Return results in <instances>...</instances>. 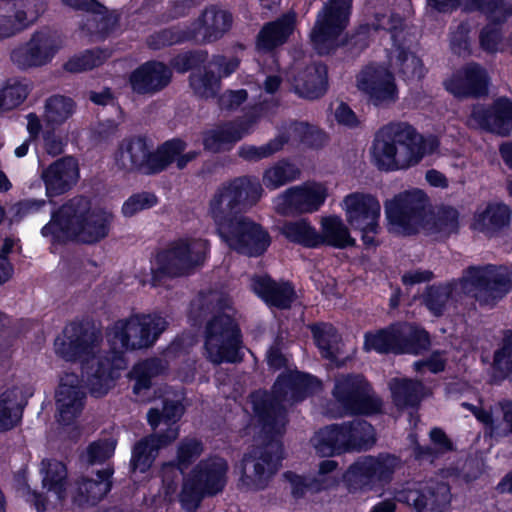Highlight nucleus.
Here are the masks:
<instances>
[{"mask_svg": "<svg viewBox=\"0 0 512 512\" xmlns=\"http://www.w3.org/2000/svg\"><path fill=\"white\" fill-rule=\"evenodd\" d=\"M295 92L302 98L319 99L328 89V68L322 62L307 65L295 77Z\"/></svg>", "mask_w": 512, "mask_h": 512, "instance_id": "nucleus-30", "label": "nucleus"}, {"mask_svg": "<svg viewBox=\"0 0 512 512\" xmlns=\"http://www.w3.org/2000/svg\"><path fill=\"white\" fill-rule=\"evenodd\" d=\"M428 203L429 198L423 190L404 191L385 202L386 218L404 235H414L425 221Z\"/></svg>", "mask_w": 512, "mask_h": 512, "instance_id": "nucleus-11", "label": "nucleus"}, {"mask_svg": "<svg viewBox=\"0 0 512 512\" xmlns=\"http://www.w3.org/2000/svg\"><path fill=\"white\" fill-rule=\"evenodd\" d=\"M399 458L389 453L378 456H361L343 474V481L350 491L363 490L376 483L391 481Z\"/></svg>", "mask_w": 512, "mask_h": 512, "instance_id": "nucleus-14", "label": "nucleus"}, {"mask_svg": "<svg viewBox=\"0 0 512 512\" xmlns=\"http://www.w3.org/2000/svg\"><path fill=\"white\" fill-rule=\"evenodd\" d=\"M295 28V16L285 14L275 21L268 22L259 31L256 38V48L260 52H271L283 45Z\"/></svg>", "mask_w": 512, "mask_h": 512, "instance_id": "nucleus-32", "label": "nucleus"}, {"mask_svg": "<svg viewBox=\"0 0 512 512\" xmlns=\"http://www.w3.org/2000/svg\"><path fill=\"white\" fill-rule=\"evenodd\" d=\"M353 0H330L318 15L311 31L310 39L315 51L321 55L333 54L338 47H346L350 54L359 55L370 44L368 26H360L352 34L339 36L346 29L351 14Z\"/></svg>", "mask_w": 512, "mask_h": 512, "instance_id": "nucleus-5", "label": "nucleus"}, {"mask_svg": "<svg viewBox=\"0 0 512 512\" xmlns=\"http://www.w3.org/2000/svg\"><path fill=\"white\" fill-rule=\"evenodd\" d=\"M37 16L28 18L27 2H7L0 8V39L9 38L29 27Z\"/></svg>", "mask_w": 512, "mask_h": 512, "instance_id": "nucleus-34", "label": "nucleus"}, {"mask_svg": "<svg viewBox=\"0 0 512 512\" xmlns=\"http://www.w3.org/2000/svg\"><path fill=\"white\" fill-rule=\"evenodd\" d=\"M23 406L17 401L14 391L0 394V433L8 432L21 424Z\"/></svg>", "mask_w": 512, "mask_h": 512, "instance_id": "nucleus-51", "label": "nucleus"}, {"mask_svg": "<svg viewBox=\"0 0 512 512\" xmlns=\"http://www.w3.org/2000/svg\"><path fill=\"white\" fill-rule=\"evenodd\" d=\"M372 153L379 169L393 171L407 168L405 163L399 165L397 161V145L389 138L382 135V129L377 133L372 146Z\"/></svg>", "mask_w": 512, "mask_h": 512, "instance_id": "nucleus-49", "label": "nucleus"}, {"mask_svg": "<svg viewBox=\"0 0 512 512\" xmlns=\"http://www.w3.org/2000/svg\"><path fill=\"white\" fill-rule=\"evenodd\" d=\"M314 447L321 457L347 453L341 424H331L320 429L314 436Z\"/></svg>", "mask_w": 512, "mask_h": 512, "instance_id": "nucleus-40", "label": "nucleus"}, {"mask_svg": "<svg viewBox=\"0 0 512 512\" xmlns=\"http://www.w3.org/2000/svg\"><path fill=\"white\" fill-rule=\"evenodd\" d=\"M171 79L172 71L165 63L149 60L131 72L129 84L136 94L153 95L166 88Z\"/></svg>", "mask_w": 512, "mask_h": 512, "instance_id": "nucleus-27", "label": "nucleus"}, {"mask_svg": "<svg viewBox=\"0 0 512 512\" xmlns=\"http://www.w3.org/2000/svg\"><path fill=\"white\" fill-rule=\"evenodd\" d=\"M396 500L415 512H444L451 502L450 486L441 481L407 482L397 491Z\"/></svg>", "mask_w": 512, "mask_h": 512, "instance_id": "nucleus-15", "label": "nucleus"}, {"mask_svg": "<svg viewBox=\"0 0 512 512\" xmlns=\"http://www.w3.org/2000/svg\"><path fill=\"white\" fill-rule=\"evenodd\" d=\"M86 399L82 381L75 373H67L61 377L55 393L58 422L68 426L81 415Z\"/></svg>", "mask_w": 512, "mask_h": 512, "instance_id": "nucleus-21", "label": "nucleus"}, {"mask_svg": "<svg viewBox=\"0 0 512 512\" xmlns=\"http://www.w3.org/2000/svg\"><path fill=\"white\" fill-rule=\"evenodd\" d=\"M262 192L256 178L236 177L219 187L209 204L222 242L231 250L249 257L263 255L271 245L269 232L242 214L244 207L253 206L260 200Z\"/></svg>", "mask_w": 512, "mask_h": 512, "instance_id": "nucleus-2", "label": "nucleus"}, {"mask_svg": "<svg viewBox=\"0 0 512 512\" xmlns=\"http://www.w3.org/2000/svg\"><path fill=\"white\" fill-rule=\"evenodd\" d=\"M105 60L106 55L103 50L99 48L87 49L80 54L70 57L63 64V68L70 73H81L101 66Z\"/></svg>", "mask_w": 512, "mask_h": 512, "instance_id": "nucleus-58", "label": "nucleus"}, {"mask_svg": "<svg viewBox=\"0 0 512 512\" xmlns=\"http://www.w3.org/2000/svg\"><path fill=\"white\" fill-rule=\"evenodd\" d=\"M471 4L494 24H504L512 16V4L506 0H471Z\"/></svg>", "mask_w": 512, "mask_h": 512, "instance_id": "nucleus-60", "label": "nucleus"}, {"mask_svg": "<svg viewBox=\"0 0 512 512\" xmlns=\"http://www.w3.org/2000/svg\"><path fill=\"white\" fill-rule=\"evenodd\" d=\"M490 77L477 62H468L444 81L446 91L458 99L481 98L489 92Z\"/></svg>", "mask_w": 512, "mask_h": 512, "instance_id": "nucleus-19", "label": "nucleus"}, {"mask_svg": "<svg viewBox=\"0 0 512 512\" xmlns=\"http://www.w3.org/2000/svg\"><path fill=\"white\" fill-rule=\"evenodd\" d=\"M138 325L140 316L114 322L106 332L109 350L88 360L102 342V332L90 317L75 319L64 328L63 337H56L55 353L67 362L86 359L82 370L89 392L101 398L114 386L120 371L127 368L125 351L135 350L132 345L138 341Z\"/></svg>", "mask_w": 512, "mask_h": 512, "instance_id": "nucleus-1", "label": "nucleus"}, {"mask_svg": "<svg viewBox=\"0 0 512 512\" xmlns=\"http://www.w3.org/2000/svg\"><path fill=\"white\" fill-rule=\"evenodd\" d=\"M332 395L348 415L371 416L382 411V400L361 373H347L337 377Z\"/></svg>", "mask_w": 512, "mask_h": 512, "instance_id": "nucleus-9", "label": "nucleus"}, {"mask_svg": "<svg viewBox=\"0 0 512 512\" xmlns=\"http://www.w3.org/2000/svg\"><path fill=\"white\" fill-rule=\"evenodd\" d=\"M161 149L164 148V154H162V161L157 168V174L166 171L173 163L179 170H183L189 164L188 160L184 155V151L187 148V142L179 137L168 139L160 144Z\"/></svg>", "mask_w": 512, "mask_h": 512, "instance_id": "nucleus-56", "label": "nucleus"}, {"mask_svg": "<svg viewBox=\"0 0 512 512\" xmlns=\"http://www.w3.org/2000/svg\"><path fill=\"white\" fill-rule=\"evenodd\" d=\"M396 50L397 55L395 65L397 67L399 77L404 81L423 79L427 71L422 59L403 45H398Z\"/></svg>", "mask_w": 512, "mask_h": 512, "instance_id": "nucleus-46", "label": "nucleus"}, {"mask_svg": "<svg viewBox=\"0 0 512 512\" xmlns=\"http://www.w3.org/2000/svg\"><path fill=\"white\" fill-rule=\"evenodd\" d=\"M161 148L159 144L155 150H151V143L145 135H130L120 141L115 154L116 163L127 172L157 175L164 154V148Z\"/></svg>", "mask_w": 512, "mask_h": 512, "instance_id": "nucleus-12", "label": "nucleus"}, {"mask_svg": "<svg viewBox=\"0 0 512 512\" xmlns=\"http://www.w3.org/2000/svg\"><path fill=\"white\" fill-rule=\"evenodd\" d=\"M322 233L318 232V248L327 245L337 249L354 247L356 240L339 216H328L321 222Z\"/></svg>", "mask_w": 512, "mask_h": 512, "instance_id": "nucleus-36", "label": "nucleus"}, {"mask_svg": "<svg viewBox=\"0 0 512 512\" xmlns=\"http://www.w3.org/2000/svg\"><path fill=\"white\" fill-rule=\"evenodd\" d=\"M363 348L365 351H375L379 354L393 353L398 355V326L397 322L389 324L387 327L368 331L364 334Z\"/></svg>", "mask_w": 512, "mask_h": 512, "instance_id": "nucleus-41", "label": "nucleus"}, {"mask_svg": "<svg viewBox=\"0 0 512 512\" xmlns=\"http://www.w3.org/2000/svg\"><path fill=\"white\" fill-rule=\"evenodd\" d=\"M310 331L316 347L323 358L335 360L337 357L338 336L332 325L325 323H314L310 325Z\"/></svg>", "mask_w": 512, "mask_h": 512, "instance_id": "nucleus-54", "label": "nucleus"}, {"mask_svg": "<svg viewBox=\"0 0 512 512\" xmlns=\"http://www.w3.org/2000/svg\"><path fill=\"white\" fill-rule=\"evenodd\" d=\"M262 117V108L251 107L242 117L218 123L214 128L202 133V145L205 151L221 153L229 151L237 142L253 132Z\"/></svg>", "mask_w": 512, "mask_h": 512, "instance_id": "nucleus-13", "label": "nucleus"}, {"mask_svg": "<svg viewBox=\"0 0 512 512\" xmlns=\"http://www.w3.org/2000/svg\"><path fill=\"white\" fill-rule=\"evenodd\" d=\"M493 369L503 378L512 373V329L504 331L501 343L494 351Z\"/></svg>", "mask_w": 512, "mask_h": 512, "instance_id": "nucleus-62", "label": "nucleus"}, {"mask_svg": "<svg viewBox=\"0 0 512 512\" xmlns=\"http://www.w3.org/2000/svg\"><path fill=\"white\" fill-rule=\"evenodd\" d=\"M326 191L320 187L294 186L283 194L284 209L288 213H312L324 204Z\"/></svg>", "mask_w": 512, "mask_h": 512, "instance_id": "nucleus-31", "label": "nucleus"}, {"mask_svg": "<svg viewBox=\"0 0 512 512\" xmlns=\"http://www.w3.org/2000/svg\"><path fill=\"white\" fill-rule=\"evenodd\" d=\"M42 487L53 493L58 500H64L68 486V469L65 463L57 459L41 461Z\"/></svg>", "mask_w": 512, "mask_h": 512, "instance_id": "nucleus-37", "label": "nucleus"}, {"mask_svg": "<svg viewBox=\"0 0 512 512\" xmlns=\"http://www.w3.org/2000/svg\"><path fill=\"white\" fill-rule=\"evenodd\" d=\"M75 102L72 98L63 95H52L45 103L47 120L55 124L66 121L74 112Z\"/></svg>", "mask_w": 512, "mask_h": 512, "instance_id": "nucleus-61", "label": "nucleus"}, {"mask_svg": "<svg viewBox=\"0 0 512 512\" xmlns=\"http://www.w3.org/2000/svg\"><path fill=\"white\" fill-rule=\"evenodd\" d=\"M79 177L78 162L72 156L55 160L41 174L49 198L68 193L77 184Z\"/></svg>", "mask_w": 512, "mask_h": 512, "instance_id": "nucleus-26", "label": "nucleus"}, {"mask_svg": "<svg viewBox=\"0 0 512 512\" xmlns=\"http://www.w3.org/2000/svg\"><path fill=\"white\" fill-rule=\"evenodd\" d=\"M392 401L398 408L418 407L422 398L424 385L419 380L410 378H393L389 382Z\"/></svg>", "mask_w": 512, "mask_h": 512, "instance_id": "nucleus-38", "label": "nucleus"}, {"mask_svg": "<svg viewBox=\"0 0 512 512\" xmlns=\"http://www.w3.org/2000/svg\"><path fill=\"white\" fill-rule=\"evenodd\" d=\"M30 93L29 85L16 78L7 79L0 88V112L19 107Z\"/></svg>", "mask_w": 512, "mask_h": 512, "instance_id": "nucleus-52", "label": "nucleus"}, {"mask_svg": "<svg viewBox=\"0 0 512 512\" xmlns=\"http://www.w3.org/2000/svg\"><path fill=\"white\" fill-rule=\"evenodd\" d=\"M168 323L159 314H148L140 316L138 325V341L132 345V349H143L151 347L159 336L166 330Z\"/></svg>", "mask_w": 512, "mask_h": 512, "instance_id": "nucleus-47", "label": "nucleus"}, {"mask_svg": "<svg viewBox=\"0 0 512 512\" xmlns=\"http://www.w3.org/2000/svg\"><path fill=\"white\" fill-rule=\"evenodd\" d=\"M299 176V168L283 158L264 170L262 183L267 189L275 190L296 180Z\"/></svg>", "mask_w": 512, "mask_h": 512, "instance_id": "nucleus-45", "label": "nucleus"}, {"mask_svg": "<svg viewBox=\"0 0 512 512\" xmlns=\"http://www.w3.org/2000/svg\"><path fill=\"white\" fill-rule=\"evenodd\" d=\"M398 355H420L429 350L431 337L422 326L407 321H397Z\"/></svg>", "mask_w": 512, "mask_h": 512, "instance_id": "nucleus-33", "label": "nucleus"}, {"mask_svg": "<svg viewBox=\"0 0 512 512\" xmlns=\"http://www.w3.org/2000/svg\"><path fill=\"white\" fill-rule=\"evenodd\" d=\"M100 7H91L87 12L91 14L88 23L91 26V32L100 38L108 37L117 27L120 16L114 11L99 2Z\"/></svg>", "mask_w": 512, "mask_h": 512, "instance_id": "nucleus-55", "label": "nucleus"}, {"mask_svg": "<svg viewBox=\"0 0 512 512\" xmlns=\"http://www.w3.org/2000/svg\"><path fill=\"white\" fill-rule=\"evenodd\" d=\"M346 221L354 231L361 233L365 249L377 248L380 242L375 238L381 231V205L369 193L353 192L343 199Z\"/></svg>", "mask_w": 512, "mask_h": 512, "instance_id": "nucleus-10", "label": "nucleus"}, {"mask_svg": "<svg viewBox=\"0 0 512 512\" xmlns=\"http://www.w3.org/2000/svg\"><path fill=\"white\" fill-rule=\"evenodd\" d=\"M464 283H470L494 299H501L512 289V273L494 264L472 265L465 270Z\"/></svg>", "mask_w": 512, "mask_h": 512, "instance_id": "nucleus-22", "label": "nucleus"}, {"mask_svg": "<svg viewBox=\"0 0 512 512\" xmlns=\"http://www.w3.org/2000/svg\"><path fill=\"white\" fill-rule=\"evenodd\" d=\"M471 128L507 137L512 131V100L499 97L490 106L474 105L467 120Z\"/></svg>", "mask_w": 512, "mask_h": 512, "instance_id": "nucleus-18", "label": "nucleus"}, {"mask_svg": "<svg viewBox=\"0 0 512 512\" xmlns=\"http://www.w3.org/2000/svg\"><path fill=\"white\" fill-rule=\"evenodd\" d=\"M204 446L201 440L185 438L177 446L176 458L167 465L184 473L201 456Z\"/></svg>", "mask_w": 512, "mask_h": 512, "instance_id": "nucleus-57", "label": "nucleus"}, {"mask_svg": "<svg viewBox=\"0 0 512 512\" xmlns=\"http://www.w3.org/2000/svg\"><path fill=\"white\" fill-rule=\"evenodd\" d=\"M512 209L504 202H488L485 208L474 214L472 228L492 237L508 228L511 223Z\"/></svg>", "mask_w": 512, "mask_h": 512, "instance_id": "nucleus-29", "label": "nucleus"}, {"mask_svg": "<svg viewBox=\"0 0 512 512\" xmlns=\"http://www.w3.org/2000/svg\"><path fill=\"white\" fill-rule=\"evenodd\" d=\"M253 292L271 308L290 309L296 300V291L292 282H277L269 275L255 276L252 279Z\"/></svg>", "mask_w": 512, "mask_h": 512, "instance_id": "nucleus-28", "label": "nucleus"}, {"mask_svg": "<svg viewBox=\"0 0 512 512\" xmlns=\"http://www.w3.org/2000/svg\"><path fill=\"white\" fill-rule=\"evenodd\" d=\"M283 477L291 485V495L295 499L304 498L308 491L319 493L331 488V483L326 478L307 477L294 471L284 472Z\"/></svg>", "mask_w": 512, "mask_h": 512, "instance_id": "nucleus-50", "label": "nucleus"}, {"mask_svg": "<svg viewBox=\"0 0 512 512\" xmlns=\"http://www.w3.org/2000/svg\"><path fill=\"white\" fill-rule=\"evenodd\" d=\"M194 33L189 32L188 25L181 27L173 25L155 31L147 36L146 45L149 49L158 51L174 45L192 42Z\"/></svg>", "mask_w": 512, "mask_h": 512, "instance_id": "nucleus-44", "label": "nucleus"}, {"mask_svg": "<svg viewBox=\"0 0 512 512\" xmlns=\"http://www.w3.org/2000/svg\"><path fill=\"white\" fill-rule=\"evenodd\" d=\"M252 409L260 427L261 445L246 453L241 462L239 487L264 490L284 459L283 435L288 422L286 408L266 394H251Z\"/></svg>", "mask_w": 512, "mask_h": 512, "instance_id": "nucleus-3", "label": "nucleus"}, {"mask_svg": "<svg viewBox=\"0 0 512 512\" xmlns=\"http://www.w3.org/2000/svg\"><path fill=\"white\" fill-rule=\"evenodd\" d=\"M110 492V485L96 482L92 478L81 477L76 481L73 500L78 505L96 504Z\"/></svg>", "mask_w": 512, "mask_h": 512, "instance_id": "nucleus-53", "label": "nucleus"}, {"mask_svg": "<svg viewBox=\"0 0 512 512\" xmlns=\"http://www.w3.org/2000/svg\"><path fill=\"white\" fill-rule=\"evenodd\" d=\"M289 139L290 137L287 132H281L261 146L243 144L238 149V156L247 162H258L281 151L289 142Z\"/></svg>", "mask_w": 512, "mask_h": 512, "instance_id": "nucleus-48", "label": "nucleus"}, {"mask_svg": "<svg viewBox=\"0 0 512 512\" xmlns=\"http://www.w3.org/2000/svg\"><path fill=\"white\" fill-rule=\"evenodd\" d=\"M178 436V427H167L163 431L153 432L136 441L131 453V469L142 474L148 472L153 466L159 450L172 444Z\"/></svg>", "mask_w": 512, "mask_h": 512, "instance_id": "nucleus-25", "label": "nucleus"}, {"mask_svg": "<svg viewBox=\"0 0 512 512\" xmlns=\"http://www.w3.org/2000/svg\"><path fill=\"white\" fill-rule=\"evenodd\" d=\"M453 292L454 285L451 283L427 285L421 295V303L432 316L440 318L445 314Z\"/></svg>", "mask_w": 512, "mask_h": 512, "instance_id": "nucleus-42", "label": "nucleus"}, {"mask_svg": "<svg viewBox=\"0 0 512 512\" xmlns=\"http://www.w3.org/2000/svg\"><path fill=\"white\" fill-rule=\"evenodd\" d=\"M358 90L367 96L369 103L382 107L398 99V88L392 72L388 69L366 65L356 76Z\"/></svg>", "mask_w": 512, "mask_h": 512, "instance_id": "nucleus-16", "label": "nucleus"}, {"mask_svg": "<svg viewBox=\"0 0 512 512\" xmlns=\"http://www.w3.org/2000/svg\"><path fill=\"white\" fill-rule=\"evenodd\" d=\"M112 221V213L93 207L89 197L76 195L51 212L40 232L51 245H95L109 235Z\"/></svg>", "mask_w": 512, "mask_h": 512, "instance_id": "nucleus-4", "label": "nucleus"}, {"mask_svg": "<svg viewBox=\"0 0 512 512\" xmlns=\"http://www.w3.org/2000/svg\"><path fill=\"white\" fill-rule=\"evenodd\" d=\"M189 84L194 93L201 98H214L220 88V78L210 69L203 72H192Z\"/></svg>", "mask_w": 512, "mask_h": 512, "instance_id": "nucleus-59", "label": "nucleus"}, {"mask_svg": "<svg viewBox=\"0 0 512 512\" xmlns=\"http://www.w3.org/2000/svg\"><path fill=\"white\" fill-rule=\"evenodd\" d=\"M227 461L220 456L201 459L184 477L178 502L185 512H196L202 501L223 492L227 484Z\"/></svg>", "mask_w": 512, "mask_h": 512, "instance_id": "nucleus-7", "label": "nucleus"}, {"mask_svg": "<svg viewBox=\"0 0 512 512\" xmlns=\"http://www.w3.org/2000/svg\"><path fill=\"white\" fill-rule=\"evenodd\" d=\"M280 233L290 243L308 249L318 248V231L307 219L284 221Z\"/></svg>", "mask_w": 512, "mask_h": 512, "instance_id": "nucleus-39", "label": "nucleus"}, {"mask_svg": "<svg viewBox=\"0 0 512 512\" xmlns=\"http://www.w3.org/2000/svg\"><path fill=\"white\" fill-rule=\"evenodd\" d=\"M165 366L160 358L151 357L140 361L132 367L129 375L133 379V393L140 395L142 391L152 387L153 378L163 374Z\"/></svg>", "mask_w": 512, "mask_h": 512, "instance_id": "nucleus-43", "label": "nucleus"}, {"mask_svg": "<svg viewBox=\"0 0 512 512\" xmlns=\"http://www.w3.org/2000/svg\"><path fill=\"white\" fill-rule=\"evenodd\" d=\"M210 242L202 238L179 237L160 249L151 268V285L187 277L204 265L210 254Z\"/></svg>", "mask_w": 512, "mask_h": 512, "instance_id": "nucleus-6", "label": "nucleus"}, {"mask_svg": "<svg viewBox=\"0 0 512 512\" xmlns=\"http://www.w3.org/2000/svg\"><path fill=\"white\" fill-rule=\"evenodd\" d=\"M243 335L234 316L214 313L205 326L204 347L214 363H240Z\"/></svg>", "mask_w": 512, "mask_h": 512, "instance_id": "nucleus-8", "label": "nucleus"}, {"mask_svg": "<svg viewBox=\"0 0 512 512\" xmlns=\"http://www.w3.org/2000/svg\"><path fill=\"white\" fill-rule=\"evenodd\" d=\"M347 452L370 450L376 443L375 429L363 419L340 423Z\"/></svg>", "mask_w": 512, "mask_h": 512, "instance_id": "nucleus-35", "label": "nucleus"}, {"mask_svg": "<svg viewBox=\"0 0 512 512\" xmlns=\"http://www.w3.org/2000/svg\"><path fill=\"white\" fill-rule=\"evenodd\" d=\"M382 135L396 144L404 146L407 152L405 166L417 165L425 155L433 154L439 147L436 137L425 138L407 122H392L382 128Z\"/></svg>", "mask_w": 512, "mask_h": 512, "instance_id": "nucleus-17", "label": "nucleus"}, {"mask_svg": "<svg viewBox=\"0 0 512 512\" xmlns=\"http://www.w3.org/2000/svg\"><path fill=\"white\" fill-rule=\"evenodd\" d=\"M208 59L206 50H189L174 56L170 64L178 73L200 68Z\"/></svg>", "mask_w": 512, "mask_h": 512, "instance_id": "nucleus-63", "label": "nucleus"}, {"mask_svg": "<svg viewBox=\"0 0 512 512\" xmlns=\"http://www.w3.org/2000/svg\"><path fill=\"white\" fill-rule=\"evenodd\" d=\"M57 51L55 38L47 32L37 31L24 46L11 52V60L20 69L42 67L52 61Z\"/></svg>", "mask_w": 512, "mask_h": 512, "instance_id": "nucleus-23", "label": "nucleus"}, {"mask_svg": "<svg viewBox=\"0 0 512 512\" xmlns=\"http://www.w3.org/2000/svg\"><path fill=\"white\" fill-rule=\"evenodd\" d=\"M157 203L158 197L153 192L134 193L124 201L121 208L122 214L125 217H132L143 210L156 206Z\"/></svg>", "mask_w": 512, "mask_h": 512, "instance_id": "nucleus-64", "label": "nucleus"}, {"mask_svg": "<svg viewBox=\"0 0 512 512\" xmlns=\"http://www.w3.org/2000/svg\"><path fill=\"white\" fill-rule=\"evenodd\" d=\"M233 22L234 18L230 11L215 4L206 6L188 25L189 32L194 33L192 42L200 45L215 43L232 29Z\"/></svg>", "mask_w": 512, "mask_h": 512, "instance_id": "nucleus-20", "label": "nucleus"}, {"mask_svg": "<svg viewBox=\"0 0 512 512\" xmlns=\"http://www.w3.org/2000/svg\"><path fill=\"white\" fill-rule=\"evenodd\" d=\"M321 387L322 382L318 377L294 369L286 370L277 376L273 391L279 400H291L297 403L314 395Z\"/></svg>", "mask_w": 512, "mask_h": 512, "instance_id": "nucleus-24", "label": "nucleus"}]
</instances>
